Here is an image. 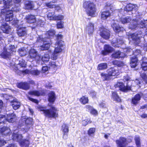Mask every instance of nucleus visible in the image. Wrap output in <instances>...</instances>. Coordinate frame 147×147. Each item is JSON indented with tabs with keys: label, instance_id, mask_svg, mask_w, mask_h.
<instances>
[{
	"label": "nucleus",
	"instance_id": "20",
	"mask_svg": "<svg viewBox=\"0 0 147 147\" xmlns=\"http://www.w3.org/2000/svg\"><path fill=\"white\" fill-rule=\"evenodd\" d=\"M140 18H138L137 19L134 18L131 24L129 27L131 29H135L140 23Z\"/></svg>",
	"mask_w": 147,
	"mask_h": 147
},
{
	"label": "nucleus",
	"instance_id": "28",
	"mask_svg": "<svg viewBox=\"0 0 147 147\" xmlns=\"http://www.w3.org/2000/svg\"><path fill=\"white\" fill-rule=\"evenodd\" d=\"M11 55V53L7 49L6 50L4 51L1 54V57L4 58H9Z\"/></svg>",
	"mask_w": 147,
	"mask_h": 147
},
{
	"label": "nucleus",
	"instance_id": "64",
	"mask_svg": "<svg viewBox=\"0 0 147 147\" xmlns=\"http://www.w3.org/2000/svg\"><path fill=\"white\" fill-rule=\"evenodd\" d=\"M86 108L88 109L90 112L93 109V107L90 105H86Z\"/></svg>",
	"mask_w": 147,
	"mask_h": 147
},
{
	"label": "nucleus",
	"instance_id": "30",
	"mask_svg": "<svg viewBox=\"0 0 147 147\" xmlns=\"http://www.w3.org/2000/svg\"><path fill=\"white\" fill-rule=\"evenodd\" d=\"M141 96L139 94H137L135 95L134 98L132 99V102L134 104H137L138 102L140 100Z\"/></svg>",
	"mask_w": 147,
	"mask_h": 147
},
{
	"label": "nucleus",
	"instance_id": "13",
	"mask_svg": "<svg viewBox=\"0 0 147 147\" xmlns=\"http://www.w3.org/2000/svg\"><path fill=\"white\" fill-rule=\"evenodd\" d=\"M108 73L110 76H115L119 74V72L117 67H112L108 70Z\"/></svg>",
	"mask_w": 147,
	"mask_h": 147
},
{
	"label": "nucleus",
	"instance_id": "52",
	"mask_svg": "<svg viewBox=\"0 0 147 147\" xmlns=\"http://www.w3.org/2000/svg\"><path fill=\"white\" fill-rule=\"evenodd\" d=\"M7 49L9 50V51L11 53V54L13 52H16V50L15 47L12 45L9 46Z\"/></svg>",
	"mask_w": 147,
	"mask_h": 147
},
{
	"label": "nucleus",
	"instance_id": "8",
	"mask_svg": "<svg viewBox=\"0 0 147 147\" xmlns=\"http://www.w3.org/2000/svg\"><path fill=\"white\" fill-rule=\"evenodd\" d=\"M28 56L30 59L35 60L38 63L40 59V56L37 51L34 49H31L30 50Z\"/></svg>",
	"mask_w": 147,
	"mask_h": 147
},
{
	"label": "nucleus",
	"instance_id": "53",
	"mask_svg": "<svg viewBox=\"0 0 147 147\" xmlns=\"http://www.w3.org/2000/svg\"><path fill=\"white\" fill-rule=\"evenodd\" d=\"M10 129H0V133H1L3 135H5L7 134L6 133L8 132V130H10Z\"/></svg>",
	"mask_w": 147,
	"mask_h": 147
},
{
	"label": "nucleus",
	"instance_id": "17",
	"mask_svg": "<svg viewBox=\"0 0 147 147\" xmlns=\"http://www.w3.org/2000/svg\"><path fill=\"white\" fill-rule=\"evenodd\" d=\"M100 33V35L102 38L105 39H108L110 36L109 31L105 28H103Z\"/></svg>",
	"mask_w": 147,
	"mask_h": 147
},
{
	"label": "nucleus",
	"instance_id": "19",
	"mask_svg": "<svg viewBox=\"0 0 147 147\" xmlns=\"http://www.w3.org/2000/svg\"><path fill=\"white\" fill-rule=\"evenodd\" d=\"M125 54L119 51H117L115 52L112 54V57L114 58H122L125 56Z\"/></svg>",
	"mask_w": 147,
	"mask_h": 147
},
{
	"label": "nucleus",
	"instance_id": "62",
	"mask_svg": "<svg viewBox=\"0 0 147 147\" xmlns=\"http://www.w3.org/2000/svg\"><path fill=\"white\" fill-rule=\"evenodd\" d=\"M28 98L30 100H31V101H32L33 102H34L35 103H38V101L36 99H33L32 98L30 97H28Z\"/></svg>",
	"mask_w": 147,
	"mask_h": 147
},
{
	"label": "nucleus",
	"instance_id": "60",
	"mask_svg": "<svg viewBox=\"0 0 147 147\" xmlns=\"http://www.w3.org/2000/svg\"><path fill=\"white\" fill-rule=\"evenodd\" d=\"M95 131V129H89L88 131V134L89 135L93 134Z\"/></svg>",
	"mask_w": 147,
	"mask_h": 147
},
{
	"label": "nucleus",
	"instance_id": "47",
	"mask_svg": "<svg viewBox=\"0 0 147 147\" xmlns=\"http://www.w3.org/2000/svg\"><path fill=\"white\" fill-rule=\"evenodd\" d=\"M18 52L20 55L21 56H24L26 54V51L24 48H22L19 49Z\"/></svg>",
	"mask_w": 147,
	"mask_h": 147
},
{
	"label": "nucleus",
	"instance_id": "61",
	"mask_svg": "<svg viewBox=\"0 0 147 147\" xmlns=\"http://www.w3.org/2000/svg\"><path fill=\"white\" fill-rule=\"evenodd\" d=\"M48 70V67L47 66H43L42 67V72L43 73H45L46 71H47Z\"/></svg>",
	"mask_w": 147,
	"mask_h": 147
},
{
	"label": "nucleus",
	"instance_id": "1",
	"mask_svg": "<svg viewBox=\"0 0 147 147\" xmlns=\"http://www.w3.org/2000/svg\"><path fill=\"white\" fill-rule=\"evenodd\" d=\"M63 37L62 35L58 34L57 36V40L55 44V48L54 52L51 55V58L53 60H56L59 53L62 51L61 48L63 45V42L60 39Z\"/></svg>",
	"mask_w": 147,
	"mask_h": 147
},
{
	"label": "nucleus",
	"instance_id": "37",
	"mask_svg": "<svg viewBox=\"0 0 147 147\" xmlns=\"http://www.w3.org/2000/svg\"><path fill=\"white\" fill-rule=\"evenodd\" d=\"M123 24L127 23L129 22L131 20V18L130 17L127 16L124 18H122L120 20Z\"/></svg>",
	"mask_w": 147,
	"mask_h": 147
},
{
	"label": "nucleus",
	"instance_id": "22",
	"mask_svg": "<svg viewBox=\"0 0 147 147\" xmlns=\"http://www.w3.org/2000/svg\"><path fill=\"white\" fill-rule=\"evenodd\" d=\"M17 33L20 36H22L26 35V28L24 27H21L17 30Z\"/></svg>",
	"mask_w": 147,
	"mask_h": 147
},
{
	"label": "nucleus",
	"instance_id": "48",
	"mask_svg": "<svg viewBox=\"0 0 147 147\" xmlns=\"http://www.w3.org/2000/svg\"><path fill=\"white\" fill-rule=\"evenodd\" d=\"M91 122L90 119L89 118L86 117L82 121V124L83 125L85 126L89 123Z\"/></svg>",
	"mask_w": 147,
	"mask_h": 147
},
{
	"label": "nucleus",
	"instance_id": "23",
	"mask_svg": "<svg viewBox=\"0 0 147 147\" xmlns=\"http://www.w3.org/2000/svg\"><path fill=\"white\" fill-rule=\"evenodd\" d=\"M11 105L15 110L18 109L20 105V102L18 101L16 99H14L11 102Z\"/></svg>",
	"mask_w": 147,
	"mask_h": 147
},
{
	"label": "nucleus",
	"instance_id": "57",
	"mask_svg": "<svg viewBox=\"0 0 147 147\" xmlns=\"http://www.w3.org/2000/svg\"><path fill=\"white\" fill-rule=\"evenodd\" d=\"M49 68H55L56 66V64L54 62H50L49 63Z\"/></svg>",
	"mask_w": 147,
	"mask_h": 147
},
{
	"label": "nucleus",
	"instance_id": "26",
	"mask_svg": "<svg viewBox=\"0 0 147 147\" xmlns=\"http://www.w3.org/2000/svg\"><path fill=\"white\" fill-rule=\"evenodd\" d=\"M18 87L24 90H27L29 88V86L27 83L21 82L18 83L17 85Z\"/></svg>",
	"mask_w": 147,
	"mask_h": 147
},
{
	"label": "nucleus",
	"instance_id": "10",
	"mask_svg": "<svg viewBox=\"0 0 147 147\" xmlns=\"http://www.w3.org/2000/svg\"><path fill=\"white\" fill-rule=\"evenodd\" d=\"M13 3L12 0H0V4H3L4 9L10 8L11 9L13 7H14Z\"/></svg>",
	"mask_w": 147,
	"mask_h": 147
},
{
	"label": "nucleus",
	"instance_id": "14",
	"mask_svg": "<svg viewBox=\"0 0 147 147\" xmlns=\"http://www.w3.org/2000/svg\"><path fill=\"white\" fill-rule=\"evenodd\" d=\"M104 49V50L101 52L102 54L104 55H106L113 51V48L108 45H105Z\"/></svg>",
	"mask_w": 147,
	"mask_h": 147
},
{
	"label": "nucleus",
	"instance_id": "25",
	"mask_svg": "<svg viewBox=\"0 0 147 147\" xmlns=\"http://www.w3.org/2000/svg\"><path fill=\"white\" fill-rule=\"evenodd\" d=\"M22 71L23 73L25 74L30 73L33 75L36 76L38 75L40 73V71L37 69H33L30 71L26 69L25 70Z\"/></svg>",
	"mask_w": 147,
	"mask_h": 147
},
{
	"label": "nucleus",
	"instance_id": "6",
	"mask_svg": "<svg viewBox=\"0 0 147 147\" xmlns=\"http://www.w3.org/2000/svg\"><path fill=\"white\" fill-rule=\"evenodd\" d=\"M49 39L47 38H42V36H39L37 37V42H42L43 44L40 46V49L42 50H47L49 49L50 44L49 42Z\"/></svg>",
	"mask_w": 147,
	"mask_h": 147
},
{
	"label": "nucleus",
	"instance_id": "27",
	"mask_svg": "<svg viewBox=\"0 0 147 147\" xmlns=\"http://www.w3.org/2000/svg\"><path fill=\"white\" fill-rule=\"evenodd\" d=\"M16 116L13 113L8 114L7 115L6 119L10 123H13L15 121Z\"/></svg>",
	"mask_w": 147,
	"mask_h": 147
},
{
	"label": "nucleus",
	"instance_id": "32",
	"mask_svg": "<svg viewBox=\"0 0 147 147\" xmlns=\"http://www.w3.org/2000/svg\"><path fill=\"white\" fill-rule=\"evenodd\" d=\"M55 99V94L54 92H51L49 94V101L51 102H53Z\"/></svg>",
	"mask_w": 147,
	"mask_h": 147
},
{
	"label": "nucleus",
	"instance_id": "50",
	"mask_svg": "<svg viewBox=\"0 0 147 147\" xmlns=\"http://www.w3.org/2000/svg\"><path fill=\"white\" fill-rule=\"evenodd\" d=\"M55 32L53 30H51L47 32V35H49V37L53 36L55 34Z\"/></svg>",
	"mask_w": 147,
	"mask_h": 147
},
{
	"label": "nucleus",
	"instance_id": "5",
	"mask_svg": "<svg viewBox=\"0 0 147 147\" xmlns=\"http://www.w3.org/2000/svg\"><path fill=\"white\" fill-rule=\"evenodd\" d=\"M15 8L13 7L11 9L10 8H7L2 9L1 13L2 14L5 15V20L6 21L8 22L13 20V11H15Z\"/></svg>",
	"mask_w": 147,
	"mask_h": 147
},
{
	"label": "nucleus",
	"instance_id": "43",
	"mask_svg": "<svg viewBox=\"0 0 147 147\" xmlns=\"http://www.w3.org/2000/svg\"><path fill=\"white\" fill-rule=\"evenodd\" d=\"M88 98L85 96H83L80 99V102L83 104L85 105L88 102Z\"/></svg>",
	"mask_w": 147,
	"mask_h": 147
},
{
	"label": "nucleus",
	"instance_id": "36",
	"mask_svg": "<svg viewBox=\"0 0 147 147\" xmlns=\"http://www.w3.org/2000/svg\"><path fill=\"white\" fill-rule=\"evenodd\" d=\"M136 5L130 4L126 5L125 8V10L126 11H132L135 7Z\"/></svg>",
	"mask_w": 147,
	"mask_h": 147
},
{
	"label": "nucleus",
	"instance_id": "21",
	"mask_svg": "<svg viewBox=\"0 0 147 147\" xmlns=\"http://www.w3.org/2000/svg\"><path fill=\"white\" fill-rule=\"evenodd\" d=\"M27 22L30 23H33L36 22L35 17L32 15H28L26 17Z\"/></svg>",
	"mask_w": 147,
	"mask_h": 147
},
{
	"label": "nucleus",
	"instance_id": "59",
	"mask_svg": "<svg viewBox=\"0 0 147 147\" xmlns=\"http://www.w3.org/2000/svg\"><path fill=\"white\" fill-rule=\"evenodd\" d=\"M90 113L93 115H98L97 111L93 108L90 111Z\"/></svg>",
	"mask_w": 147,
	"mask_h": 147
},
{
	"label": "nucleus",
	"instance_id": "51",
	"mask_svg": "<svg viewBox=\"0 0 147 147\" xmlns=\"http://www.w3.org/2000/svg\"><path fill=\"white\" fill-rule=\"evenodd\" d=\"M7 120L5 116L3 115H0V124L2 123H4Z\"/></svg>",
	"mask_w": 147,
	"mask_h": 147
},
{
	"label": "nucleus",
	"instance_id": "58",
	"mask_svg": "<svg viewBox=\"0 0 147 147\" xmlns=\"http://www.w3.org/2000/svg\"><path fill=\"white\" fill-rule=\"evenodd\" d=\"M63 16L61 15H59L58 16H56L54 20H61L63 19Z\"/></svg>",
	"mask_w": 147,
	"mask_h": 147
},
{
	"label": "nucleus",
	"instance_id": "40",
	"mask_svg": "<svg viewBox=\"0 0 147 147\" xmlns=\"http://www.w3.org/2000/svg\"><path fill=\"white\" fill-rule=\"evenodd\" d=\"M55 17L54 12H49L47 15L48 18L50 20H54Z\"/></svg>",
	"mask_w": 147,
	"mask_h": 147
},
{
	"label": "nucleus",
	"instance_id": "63",
	"mask_svg": "<svg viewBox=\"0 0 147 147\" xmlns=\"http://www.w3.org/2000/svg\"><path fill=\"white\" fill-rule=\"evenodd\" d=\"M6 143L2 139H0V147H1Z\"/></svg>",
	"mask_w": 147,
	"mask_h": 147
},
{
	"label": "nucleus",
	"instance_id": "7",
	"mask_svg": "<svg viewBox=\"0 0 147 147\" xmlns=\"http://www.w3.org/2000/svg\"><path fill=\"white\" fill-rule=\"evenodd\" d=\"M131 81H128L127 82V85L125 86L122 83L118 82L115 85V88L119 87V90L123 91L125 92L131 90Z\"/></svg>",
	"mask_w": 147,
	"mask_h": 147
},
{
	"label": "nucleus",
	"instance_id": "54",
	"mask_svg": "<svg viewBox=\"0 0 147 147\" xmlns=\"http://www.w3.org/2000/svg\"><path fill=\"white\" fill-rule=\"evenodd\" d=\"M134 82L137 85H138L140 87V85L142 84V83H144L143 81H142L140 79L139 80L138 79H136Z\"/></svg>",
	"mask_w": 147,
	"mask_h": 147
},
{
	"label": "nucleus",
	"instance_id": "24",
	"mask_svg": "<svg viewBox=\"0 0 147 147\" xmlns=\"http://www.w3.org/2000/svg\"><path fill=\"white\" fill-rule=\"evenodd\" d=\"M138 59L136 56H133L131 58L130 66L132 67H135L138 65Z\"/></svg>",
	"mask_w": 147,
	"mask_h": 147
},
{
	"label": "nucleus",
	"instance_id": "16",
	"mask_svg": "<svg viewBox=\"0 0 147 147\" xmlns=\"http://www.w3.org/2000/svg\"><path fill=\"white\" fill-rule=\"evenodd\" d=\"M112 26L114 30L117 33L119 32L120 31L123 30V28L120 27L117 21H114L112 25Z\"/></svg>",
	"mask_w": 147,
	"mask_h": 147
},
{
	"label": "nucleus",
	"instance_id": "56",
	"mask_svg": "<svg viewBox=\"0 0 147 147\" xmlns=\"http://www.w3.org/2000/svg\"><path fill=\"white\" fill-rule=\"evenodd\" d=\"M57 27L58 28H61L63 27V23L62 21L58 22L57 24Z\"/></svg>",
	"mask_w": 147,
	"mask_h": 147
},
{
	"label": "nucleus",
	"instance_id": "44",
	"mask_svg": "<svg viewBox=\"0 0 147 147\" xmlns=\"http://www.w3.org/2000/svg\"><path fill=\"white\" fill-rule=\"evenodd\" d=\"M101 77L104 80H109L110 79V76L109 74H107L104 73H102L101 74Z\"/></svg>",
	"mask_w": 147,
	"mask_h": 147
},
{
	"label": "nucleus",
	"instance_id": "45",
	"mask_svg": "<svg viewBox=\"0 0 147 147\" xmlns=\"http://www.w3.org/2000/svg\"><path fill=\"white\" fill-rule=\"evenodd\" d=\"M140 76L143 81L146 83H147V76L146 74L144 72L143 73H142L140 74Z\"/></svg>",
	"mask_w": 147,
	"mask_h": 147
},
{
	"label": "nucleus",
	"instance_id": "42",
	"mask_svg": "<svg viewBox=\"0 0 147 147\" xmlns=\"http://www.w3.org/2000/svg\"><path fill=\"white\" fill-rule=\"evenodd\" d=\"M135 140L137 147H141L140 139L139 136H135Z\"/></svg>",
	"mask_w": 147,
	"mask_h": 147
},
{
	"label": "nucleus",
	"instance_id": "31",
	"mask_svg": "<svg viewBox=\"0 0 147 147\" xmlns=\"http://www.w3.org/2000/svg\"><path fill=\"white\" fill-rule=\"evenodd\" d=\"M34 4L32 1H26L25 3V7L27 9H31L34 8Z\"/></svg>",
	"mask_w": 147,
	"mask_h": 147
},
{
	"label": "nucleus",
	"instance_id": "39",
	"mask_svg": "<svg viewBox=\"0 0 147 147\" xmlns=\"http://www.w3.org/2000/svg\"><path fill=\"white\" fill-rule=\"evenodd\" d=\"M107 65L106 63H101L98 65L97 69L99 70H104L107 69Z\"/></svg>",
	"mask_w": 147,
	"mask_h": 147
},
{
	"label": "nucleus",
	"instance_id": "38",
	"mask_svg": "<svg viewBox=\"0 0 147 147\" xmlns=\"http://www.w3.org/2000/svg\"><path fill=\"white\" fill-rule=\"evenodd\" d=\"M112 98L115 101L118 102H120L121 101V99L115 92H112Z\"/></svg>",
	"mask_w": 147,
	"mask_h": 147
},
{
	"label": "nucleus",
	"instance_id": "46",
	"mask_svg": "<svg viewBox=\"0 0 147 147\" xmlns=\"http://www.w3.org/2000/svg\"><path fill=\"white\" fill-rule=\"evenodd\" d=\"M18 65L22 67H25L26 66V63L24 60L22 59L19 61Z\"/></svg>",
	"mask_w": 147,
	"mask_h": 147
},
{
	"label": "nucleus",
	"instance_id": "34",
	"mask_svg": "<svg viewBox=\"0 0 147 147\" xmlns=\"http://www.w3.org/2000/svg\"><path fill=\"white\" fill-rule=\"evenodd\" d=\"M143 60L141 65V67L143 70L146 71L147 70V58L144 57Z\"/></svg>",
	"mask_w": 147,
	"mask_h": 147
},
{
	"label": "nucleus",
	"instance_id": "9",
	"mask_svg": "<svg viewBox=\"0 0 147 147\" xmlns=\"http://www.w3.org/2000/svg\"><path fill=\"white\" fill-rule=\"evenodd\" d=\"M33 119L31 118H27L26 117H22L21 120L20 121L19 125L21 126L26 125L28 127L32 123Z\"/></svg>",
	"mask_w": 147,
	"mask_h": 147
},
{
	"label": "nucleus",
	"instance_id": "2",
	"mask_svg": "<svg viewBox=\"0 0 147 147\" xmlns=\"http://www.w3.org/2000/svg\"><path fill=\"white\" fill-rule=\"evenodd\" d=\"M84 8L87 9V13L88 16L92 17L95 16L96 9L95 5L90 1H85L83 4Z\"/></svg>",
	"mask_w": 147,
	"mask_h": 147
},
{
	"label": "nucleus",
	"instance_id": "18",
	"mask_svg": "<svg viewBox=\"0 0 147 147\" xmlns=\"http://www.w3.org/2000/svg\"><path fill=\"white\" fill-rule=\"evenodd\" d=\"M131 36L132 40H134L135 43L136 44H138L140 42V38L142 37L140 33L138 34L136 33L133 34L131 35Z\"/></svg>",
	"mask_w": 147,
	"mask_h": 147
},
{
	"label": "nucleus",
	"instance_id": "3",
	"mask_svg": "<svg viewBox=\"0 0 147 147\" xmlns=\"http://www.w3.org/2000/svg\"><path fill=\"white\" fill-rule=\"evenodd\" d=\"M16 133H14L12 135V139L15 141L19 142L22 147H28L29 143V141L27 140L22 139L23 136L21 134L17 133L16 130L15 131Z\"/></svg>",
	"mask_w": 147,
	"mask_h": 147
},
{
	"label": "nucleus",
	"instance_id": "29",
	"mask_svg": "<svg viewBox=\"0 0 147 147\" xmlns=\"http://www.w3.org/2000/svg\"><path fill=\"white\" fill-rule=\"evenodd\" d=\"M111 43L113 46L116 47L117 46L116 45H115V44L118 43L119 44H121L123 43V41L122 38L118 39L117 40L115 38L113 40Z\"/></svg>",
	"mask_w": 147,
	"mask_h": 147
},
{
	"label": "nucleus",
	"instance_id": "11",
	"mask_svg": "<svg viewBox=\"0 0 147 147\" xmlns=\"http://www.w3.org/2000/svg\"><path fill=\"white\" fill-rule=\"evenodd\" d=\"M118 147H125L127 144V140L123 137H120L119 140L116 141Z\"/></svg>",
	"mask_w": 147,
	"mask_h": 147
},
{
	"label": "nucleus",
	"instance_id": "55",
	"mask_svg": "<svg viewBox=\"0 0 147 147\" xmlns=\"http://www.w3.org/2000/svg\"><path fill=\"white\" fill-rule=\"evenodd\" d=\"M62 131L63 133V138L66 139L67 138V137L65 136V135H67V134L68 132V129H62Z\"/></svg>",
	"mask_w": 147,
	"mask_h": 147
},
{
	"label": "nucleus",
	"instance_id": "35",
	"mask_svg": "<svg viewBox=\"0 0 147 147\" xmlns=\"http://www.w3.org/2000/svg\"><path fill=\"white\" fill-rule=\"evenodd\" d=\"M110 13L109 11L103 12L101 15V18L103 20L106 19L107 18L110 16Z\"/></svg>",
	"mask_w": 147,
	"mask_h": 147
},
{
	"label": "nucleus",
	"instance_id": "49",
	"mask_svg": "<svg viewBox=\"0 0 147 147\" xmlns=\"http://www.w3.org/2000/svg\"><path fill=\"white\" fill-rule=\"evenodd\" d=\"M114 65H116L119 67H121L123 65V63L117 60H115L113 62Z\"/></svg>",
	"mask_w": 147,
	"mask_h": 147
},
{
	"label": "nucleus",
	"instance_id": "41",
	"mask_svg": "<svg viewBox=\"0 0 147 147\" xmlns=\"http://www.w3.org/2000/svg\"><path fill=\"white\" fill-rule=\"evenodd\" d=\"M29 94L31 95L36 96H39L40 95H42V93L36 90L30 92H29Z\"/></svg>",
	"mask_w": 147,
	"mask_h": 147
},
{
	"label": "nucleus",
	"instance_id": "15",
	"mask_svg": "<svg viewBox=\"0 0 147 147\" xmlns=\"http://www.w3.org/2000/svg\"><path fill=\"white\" fill-rule=\"evenodd\" d=\"M1 29L3 32L6 34L10 33L11 31L10 26L5 23H3L2 25Z\"/></svg>",
	"mask_w": 147,
	"mask_h": 147
},
{
	"label": "nucleus",
	"instance_id": "12",
	"mask_svg": "<svg viewBox=\"0 0 147 147\" xmlns=\"http://www.w3.org/2000/svg\"><path fill=\"white\" fill-rule=\"evenodd\" d=\"M85 30L89 35L92 34L94 31V24L91 22L88 23L86 26Z\"/></svg>",
	"mask_w": 147,
	"mask_h": 147
},
{
	"label": "nucleus",
	"instance_id": "4",
	"mask_svg": "<svg viewBox=\"0 0 147 147\" xmlns=\"http://www.w3.org/2000/svg\"><path fill=\"white\" fill-rule=\"evenodd\" d=\"M41 113L44 114V115L48 118H55L57 116L58 113L56 108L53 106H51L49 109H41Z\"/></svg>",
	"mask_w": 147,
	"mask_h": 147
},
{
	"label": "nucleus",
	"instance_id": "33",
	"mask_svg": "<svg viewBox=\"0 0 147 147\" xmlns=\"http://www.w3.org/2000/svg\"><path fill=\"white\" fill-rule=\"evenodd\" d=\"M50 59V56L48 54H45L42 57V58H40V59L39 61H38V63H39L40 61H42L43 62H47L49 61Z\"/></svg>",
	"mask_w": 147,
	"mask_h": 147
}]
</instances>
